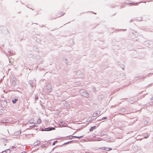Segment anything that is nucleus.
<instances>
[{
  "label": "nucleus",
  "instance_id": "obj_1",
  "mask_svg": "<svg viewBox=\"0 0 153 153\" xmlns=\"http://www.w3.org/2000/svg\"><path fill=\"white\" fill-rule=\"evenodd\" d=\"M55 129V128H46L45 129V130L46 131H51V130H54Z\"/></svg>",
  "mask_w": 153,
  "mask_h": 153
},
{
  "label": "nucleus",
  "instance_id": "obj_2",
  "mask_svg": "<svg viewBox=\"0 0 153 153\" xmlns=\"http://www.w3.org/2000/svg\"><path fill=\"white\" fill-rule=\"evenodd\" d=\"M102 149L105 150L106 151H108L111 150L112 149L111 148H107V147H103V148H102Z\"/></svg>",
  "mask_w": 153,
  "mask_h": 153
},
{
  "label": "nucleus",
  "instance_id": "obj_3",
  "mask_svg": "<svg viewBox=\"0 0 153 153\" xmlns=\"http://www.w3.org/2000/svg\"><path fill=\"white\" fill-rule=\"evenodd\" d=\"M65 14V13H62L60 12H59L58 13V15H60L61 16H63ZM58 16H59V15H58Z\"/></svg>",
  "mask_w": 153,
  "mask_h": 153
},
{
  "label": "nucleus",
  "instance_id": "obj_4",
  "mask_svg": "<svg viewBox=\"0 0 153 153\" xmlns=\"http://www.w3.org/2000/svg\"><path fill=\"white\" fill-rule=\"evenodd\" d=\"M72 138H80L82 137V136H80L79 137L77 136H72V137H71Z\"/></svg>",
  "mask_w": 153,
  "mask_h": 153
},
{
  "label": "nucleus",
  "instance_id": "obj_5",
  "mask_svg": "<svg viewBox=\"0 0 153 153\" xmlns=\"http://www.w3.org/2000/svg\"><path fill=\"white\" fill-rule=\"evenodd\" d=\"M96 127V126H94L93 127H91L90 129L89 130L90 131H92Z\"/></svg>",
  "mask_w": 153,
  "mask_h": 153
},
{
  "label": "nucleus",
  "instance_id": "obj_6",
  "mask_svg": "<svg viewBox=\"0 0 153 153\" xmlns=\"http://www.w3.org/2000/svg\"><path fill=\"white\" fill-rule=\"evenodd\" d=\"M41 123V120L40 119H39L38 120L37 123L38 124H39Z\"/></svg>",
  "mask_w": 153,
  "mask_h": 153
},
{
  "label": "nucleus",
  "instance_id": "obj_7",
  "mask_svg": "<svg viewBox=\"0 0 153 153\" xmlns=\"http://www.w3.org/2000/svg\"><path fill=\"white\" fill-rule=\"evenodd\" d=\"M4 111L3 110H0V114H1L4 113Z\"/></svg>",
  "mask_w": 153,
  "mask_h": 153
},
{
  "label": "nucleus",
  "instance_id": "obj_8",
  "mask_svg": "<svg viewBox=\"0 0 153 153\" xmlns=\"http://www.w3.org/2000/svg\"><path fill=\"white\" fill-rule=\"evenodd\" d=\"M17 100V99H15L14 100H13L12 102L13 103H15Z\"/></svg>",
  "mask_w": 153,
  "mask_h": 153
},
{
  "label": "nucleus",
  "instance_id": "obj_9",
  "mask_svg": "<svg viewBox=\"0 0 153 153\" xmlns=\"http://www.w3.org/2000/svg\"><path fill=\"white\" fill-rule=\"evenodd\" d=\"M72 137V136H69L67 137L69 139H72V137Z\"/></svg>",
  "mask_w": 153,
  "mask_h": 153
},
{
  "label": "nucleus",
  "instance_id": "obj_10",
  "mask_svg": "<svg viewBox=\"0 0 153 153\" xmlns=\"http://www.w3.org/2000/svg\"><path fill=\"white\" fill-rule=\"evenodd\" d=\"M6 152H8V153H10V150L8 149H7L6 150Z\"/></svg>",
  "mask_w": 153,
  "mask_h": 153
},
{
  "label": "nucleus",
  "instance_id": "obj_11",
  "mask_svg": "<svg viewBox=\"0 0 153 153\" xmlns=\"http://www.w3.org/2000/svg\"><path fill=\"white\" fill-rule=\"evenodd\" d=\"M57 142V141H54L53 143V144L52 145H54Z\"/></svg>",
  "mask_w": 153,
  "mask_h": 153
},
{
  "label": "nucleus",
  "instance_id": "obj_12",
  "mask_svg": "<svg viewBox=\"0 0 153 153\" xmlns=\"http://www.w3.org/2000/svg\"><path fill=\"white\" fill-rule=\"evenodd\" d=\"M106 118V117H104L103 118V119H105Z\"/></svg>",
  "mask_w": 153,
  "mask_h": 153
},
{
  "label": "nucleus",
  "instance_id": "obj_13",
  "mask_svg": "<svg viewBox=\"0 0 153 153\" xmlns=\"http://www.w3.org/2000/svg\"><path fill=\"white\" fill-rule=\"evenodd\" d=\"M49 86V87H51V85H48Z\"/></svg>",
  "mask_w": 153,
  "mask_h": 153
}]
</instances>
